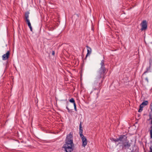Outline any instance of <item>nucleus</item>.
I'll return each instance as SVG.
<instances>
[{
    "label": "nucleus",
    "instance_id": "6e6552de",
    "mask_svg": "<svg viewBox=\"0 0 152 152\" xmlns=\"http://www.w3.org/2000/svg\"><path fill=\"white\" fill-rule=\"evenodd\" d=\"M10 51H8L6 53L4 54L2 56V59L5 60L9 58L10 56Z\"/></svg>",
    "mask_w": 152,
    "mask_h": 152
},
{
    "label": "nucleus",
    "instance_id": "dca6fc26",
    "mask_svg": "<svg viewBox=\"0 0 152 152\" xmlns=\"http://www.w3.org/2000/svg\"><path fill=\"white\" fill-rule=\"evenodd\" d=\"M143 106H142L141 104L140 105V108L138 111V112H141L143 110Z\"/></svg>",
    "mask_w": 152,
    "mask_h": 152
},
{
    "label": "nucleus",
    "instance_id": "b1692460",
    "mask_svg": "<svg viewBox=\"0 0 152 152\" xmlns=\"http://www.w3.org/2000/svg\"><path fill=\"white\" fill-rule=\"evenodd\" d=\"M146 79L147 80H148V79H147V78H146Z\"/></svg>",
    "mask_w": 152,
    "mask_h": 152
},
{
    "label": "nucleus",
    "instance_id": "7ed1b4c3",
    "mask_svg": "<svg viewBox=\"0 0 152 152\" xmlns=\"http://www.w3.org/2000/svg\"><path fill=\"white\" fill-rule=\"evenodd\" d=\"M104 61L102 60L100 63L101 67L97 72L96 78L104 80L107 70L105 67Z\"/></svg>",
    "mask_w": 152,
    "mask_h": 152
},
{
    "label": "nucleus",
    "instance_id": "f03ea898",
    "mask_svg": "<svg viewBox=\"0 0 152 152\" xmlns=\"http://www.w3.org/2000/svg\"><path fill=\"white\" fill-rule=\"evenodd\" d=\"M73 137L72 132H70L66 135L65 144L63 146L66 152H71L74 150V144L73 142Z\"/></svg>",
    "mask_w": 152,
    "mask_h": 152
},
{
    "label": "nucleus",
    "instance_id": "1a4fd4ad",
    "mask_svg": "<svg viewBox=\"0 0 152 152\" xmlns=\"http://www.w3.org/2000/svg\"><path fill=\"white\" fill-rule=\"evenodd\" d=\"M86 47L88 49L87 50V53L86 55L85 58V59H84V60L86 59L87 56L88 55H90L91 53V48L88 46H86Z\"/></svg>",
    "mask_w": 152,
    "mask_h": 152
},
{
    "label": "nucleus",
    "instance_id": "0eeeda50",
    "mask_svg": "<svg viewBox=\"0 0 152 152\" xmlns=\"http://www.w3.org/2000/svg\"><path fill=\"white\" fill-rule=\"evenodd\" d=\"M81 138L82 143V146L83 147H85L87 145L88 142L86 138L83 135L80 136Z\"/></svg>",
    "mask_w": 152,
    "mask_h": 152
},
{
    "label": "nucleus",
    "instance_id": "f8f14e48",
    "mask_svg": "<svg viewBox=\"0 0 152 152\" xmlns=\"http://www.w3.org/2000/svg\"><path fill=\"white\" fill-rule=\"evenodd\" d=\"M151 67V66H149V67H147L146 68V70L144 72V73L142 74V75H144V74H145L146 73L148 72H151V71L150 70Z\"/></svg>",
    "mask_w": 152,
    "mask_h": 152
},
{
    "label": "nucleus",
    "instance_id": "2eb2a0df",
    "mask_svg": "<svg viewBox=\"0 0 152 152\" xmlns=\"http://www.w3.org/2000/svg\"><path fill=\"white\" fill-rule=\"evenodd\" d=\"M143 106H142L141 104L140 105V108L138 111V112H141L143 110Z\"/></svg>",
    "mask_w": 152,
    "mask_h": 152
},
{
    "label": "nucleus",
    "instance_id": "39448f33",
    "mask_svg": "<svg viewBox=\"0 0 152 152\" xmlns=\"http://www.w3.org/2000/svg\"><path fill=\"white\" fill-rule=\"evenodd\" d=\"M29 12L28 11H27L25 13V21L27 22L28 25L30 29V30L31 31H32V28L31 26V24L30 21L28 19L29 15Z\"/></svg>",
    "mask_w": 152,
    "mask_h": 152
},
{
    "label": "nucleus",
    "instance_id": "6ab92c4d",
    "mask_svg": "<svg viewBox=\"0 0 152 152\" xmlns=\"http://www.w3.org/2000/svg\"><path fill=\"white\" fill-rule=\"evenodd\" d=\"M151 130H150V137L151 138H152V126H151Z\"/></svg>",
    "mask_w": 152,
    "mask_h": 152
},
{
    "label": "nucleus",
    "instance_id": "4468645a",
    "mask_svg": "<svg viewBox=\"0 0 152 152\" xmlns=\"http://www.w3.org/2000/svg\"><path fill=\"white\" fill-rule=\"evenodd\" d=\"M69 104V102H66V109L67 110L68 112L71 113L72 112V110L69 109V108L68 107V105Z\"/></svg>",
    "mask_w": 152,
    "mask_h": 152
},
{
    "label": "nucleus",
    "instance_id": "4be33fe9",
    "mask_svg": "<svg viewBox=\"0 0 152 152\" xmlns=\"http://www.w3.org/2000/svg\"><path fill=\"white\" fill-rule=\"evenodd\" d=\"M54 54H55V52L53 50L52 51V55H53L54 56Z\"/></svg>",
    "mask_w": 152,
    "mask_h": 152
},
{
    "label": "nucleus",
    "instance_id": "f3484780",
    "mask_svg": "<svg viewBox=\"0 0 152 152\" xmlns=\"http://www.w3.org/2000/svg\"><path fill=\"white\" fill-rule=\"evenodd\" d=\"M69 102L73 103V105L74 104H76L75 102V100L73 98H72L69 100Z\"/></svg>",
    "mask_w": 152,
    "mask_h": 152
},
{
    "label": "nucleus",
    "instance_id": "aec40b11",
    "mask_svg": "<svg viewBox=\"0 0 152 152\" xmlns=\"http://www.w3.org/2000/svg\"><path fill=\"white\" fill-rule=\"evenodd\" d=\"M74 109H75V111L76 112H77V109L76 105V104H74Z\"/></svg>",
    "mask_w": 152,
    "mask_h": 152
},
{
    "label": "nucleus",
    "instance_id": "a211bd4d",
    "mask_svg": "<svg viewBox=\"0 0 152 152\" xmlns=\"http://www.w3.org/2000/svg\"><path fill=\"white\" fill-rule=\"evenodd\" d=\"M79 17L78 15L77 14H74L72 17V18L73 20L75 18H78Z\"/></svg>",
    "mask_w": 152,
    "mask_h": 152
},
{
    "label": "nucleus",
    "instance_id": "20e7f679",
    "mask_svg": "<svg viewBox=\"0 0 152 152\" xmlns=\"http://www.w3.org/2000/svg\"><path fill=\"white\" fill-rule=\"evenodd\" d=\"M104 80L96 78L95 80L93 85V89L94 90L100 89Z\"/></svg>",
    "mask_w": 152,
    "mask_h": 152
},
{
    "label": "nucleus",
    "instance_id": "5701e85b",
    "mask_svg": "<svg viewBox=\"0 0 152 152\" xmlns=\"http://www.w3.org/2000/svg\"><path fill=\"white\" fill-rule=\"evenodd\" d=\"M150 152H152V148L151 147H150Z\"/></svg>",
    "mask_w": 152,
    "mask_h": 152
},
{
    "label": "nucleus",
    "instance_id": "ddd939ff",
    "mask_svg": "<svg viewBox=\"0 0 152 152\" xmlns=\"http://www.w3.org/2000/svg\"><path fill=\"white\" fill-rule=\"evenodd\" d=\"M148 104V102L147 101H144L141 104V105L143 106L144 105L146 106Z\"/></svg>",
    "mask_w": 152,
    "mask_h": 152
},
{
    "label": "nucleus",
    "instance_id": "423d86ee",
    "mask_svg": "<svg viewBox=\"0 0 152 152\" xmlns=\"http://www.w3.org/2000/svg\"><path fill=\"white\" fill-rule=\"evenodd\" d=\"M140 25L141 26V31L146 30L148 27V24L146 20H143L141 23Z\"/></svg>",
    "mask_w": 152,
    "mask_h": 152
},
{
    "label": "nucleus",
    "instance_id": "393cba45",
    "mask_svg": "<svg viewBox=\"0 0 152 152\" xmlns=\"http://www.w3.org/2000/svg\"><path fill=\"white\" fill-rule=\"evenodd\" d=\"M152 104V103L151 104V105Z\"/></svg>",
    "mask_w": 152,
    "mask_h": 152
},
{
    "label": "nucleus",
    "instance_id": "9d476101",
    "mask_svg": "<svg viewBox=\"0 0 152 152\" xmlns=\"http://www.w3.org/2000/svg\"><path fill=\"white\" fill-rule=\"evenodd\" d=\"M82 122L81 121L80 122V126H79V134H80V136H82L83 135V128H82Z\"/></svg>",
    "mask_w": 152,
    "mask_h": 152
},
{
    "label": "nucleus",
    "instance_id": "f257e3e1",
    "mask_svg": "<svg viewBox=\"0 0 152 152\" xmlns=\"http://www.w3.org/2000/svg\"><path fill=\"white\" fill-rule=\"evenodd\" d=\"M127 137L126 135H121L118 138L114 139L111 137L110 139L115 142L121 141V142H119L117 145H119V149L122 150L128 149L131 146V144L129 143L128 140L127 141Z\"/></svg>",
    "mask_w": 152,
    "mask_h": 152
},
{
    "label": "nucleus",
    "instance_id": "9b49d317",
    "mask_svg": "<svg viewBox=\"0 0 152 152\" xmlns=\"http://www.w3.org/2000/svg\"><path fill=\"white\" fill-rule=\"evenodd\" d=\"M131 152H139V149L137 147L134 146Z\"/></svg>",
    "mask_w": 152,
    "mask_h": 152
},
{
    "label": "nucleus",
    "instance_id": "412c9836",
    "mask_svg": "<svg viewBox=\"0 0 152 152\" xmlns=\"http://www.w3.org/2000/svg\"><path fill=\"white\" fill-rule=\"evenodd\" d=\"M152 60H149V66H151V65Z\"/></svg>",
    "mask_w": 152,
    "mask_h": 152
}]
</instances>
